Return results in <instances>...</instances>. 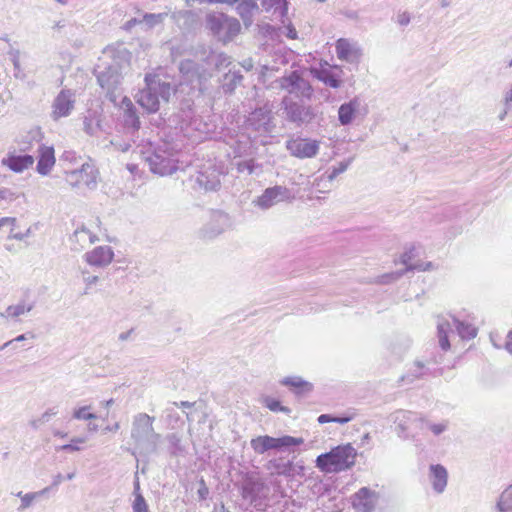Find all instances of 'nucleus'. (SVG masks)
<instances>
[{
	"label": "nucleus",
	"mask_w": 512,
	"mask_h": 512,
	"mask_svg": "<svg viewBox=\"0 0 512 512\" xmlns=\"http://www.w3.org/2000/svg\"><path fill=\"white\" fill-rule=\"evenodd\" d=\"M357 451L351 444L338 445L316 457V467L325 473L345 471L355 466Z\"/></svg>",
	"instance_id": "1"
},
{
	"label": "nucleus",
	"mask_w": 512,
	"mask_h": 512,
	"mask_svg": "<svg viewBox=\"0 0 512 512\" xmlns=\"http://www.w3.org/2000/svg\"><path fill=\"white\" fill-rule=\"evenodd\" d=\"M145 81L147 86L140 90L136 101L148 113H155L159 111V97L169 101L171 86L169 82L159 81L154 75H147Z\"/></svg>",
	"instance_id": "2"
},
{
	"label": "nucleus",
	"mask_w": 512,
	"mask_h": 512,
	"mask_svg": "<svg viewBox=\"0 0 512 512\" xmlns=\"http://www.w3.org/2000/svg\"><path fill=\"white\" fill-rule=\"evenodd\" d=\"M206 24L210 31L218 36L222 42L228 43L241 33V24L238 19L225 14H210L206 17Z\"/></svg>",
	"instance_id": "3"
},
{
	"label": "nucleus",
	"mask_w": 512,
	"mask_h": 512,
	"mask_svg": "<svg viewBox=\"0 0 512 512\" xmlns=\"http://www.w3.org/2000/svg\"><path fill=\"white\" fill-rule=\"evenodd\" d=\"M303 442L302 438L283 436L275 438L271 436H258L251 439V446L257 453H263L270 449H279L282 447L299 446Z\"/></svg>",
	"instance_id": "4"
},
{
	"label": "nucleus",
	"mask_w": 512,
	"mask_h": 512,
	"mask_svg": "<svg viewBox=\"0 0 512 512\" xmlns=\"http://www.w3.org/2000/svg\"><path fill=\"white\" fill-rule=\"evenodd\" d=\"M75 100L70 90H61L53 102L52 117L57 120L70 115L74 109Z\"/></svg>",
	"instance_id": "5"
},
{
	"label": "nucleus",
	"mask_w": 512,
	"mask_h": 512,
	"mask_svg": "<svg viewBox=\"0 0 512 512\" xmlns=\"http://www.w3.org/2000/svg\"><path fill=\"white\" fill-rule=\"evenodd\" d=\"M113 257L114 253L111 246L100 245L85 253L84 260L92 266L104 267L113 262Z\"/></svg>",
	"instance_id": "6"
},
{
	"label": "nucleus",
	"mask_w": 512,
	"mask_h": 512,
	"mask_svg": "<svg viewBox=\"0 0 512 512\" xmlns=\"http://www.w3.org/2000/svg\"><path fill=\"white\" fill-rule=\"evenodd\" d=\"M290 152L298 158H311L318 151V142L309 139H292L287 145Z\"/></svg>",
	"instance_id": "7"
},
{
	"label": "nucleus",
	"mask_w": 512,
	"mask_h": 512,
	"mask_svg": "<svg viewBox=\"0 0 512 512\" xmlns=\"http://www.w3.org/2000/svg\"><path fill=\"white\" fill-rule=\"evenodd\" d=\"M312 74L326 85L337 88L340 86L342 69L338 66H328V64L320 65L319 68L311 70Z\"/></svg>",
	"instance_id": "8"
},
{
	"label": "nucleus",
	"mask_w": 512,
	"mask_h": 512,
	"mask_svg": "<svg viewBox=\"0 0 512 512\" xmlns=\"http://www.w3.org/2000/svg\"><path fill=\"white\" fill-rule=\"evenodd\" d=\"M34 158L30 154H18L15 151L9 152L2 159V165L14 172H22L29 169L34 164Z\"/></svg>",
	"instance_id": "9"
},
{
	"label": "nucleus",
	"mask_w": 512,
	"mask_h": 512,
	"mask_svg": "<svg viewBox=\"0 0 512 512\" xmlns=\"http://www.w3.org/2000/svg\"><path fill=\"white\" fill-rule=\"evenodd\" d=\"M56 163L55 150L53 147L42 145L38 148L37 171L39 174L47 175L54 168Z\"/></svg>",
	"instance_id": "10"
},
{
	"label": "nucleus",
	"mask_w": 512,
	"mask_h": 512,
	"mask_svg": "<svg viewBox=\"0 0 512 512\" xmlns=\"http://www.w3.org/2000/svg\"><path fill=\"white\" fill-rule=\"evenodd\" d=\"M376 494L369 488H361L354 493L352 498V504L355 509L360 512H369L374 506Z\"/></svg>",
	"instance_id": "11"
},
{
	"label": "nucleus",
	"mask_w": 512,
	"mask_h": 512,
	"mask_svg": "<svg viewBox=\"0 0 512 512\" xmlns=\"http://www.w3.org/2000/svg\"><path fill=\"white\" fill-rule=\"evenodd\" d=\"M97 233L86 226L77 229L72 236V244L75 250H84L86 247L98 241Z\"/></svg>",
	"instance_id": "12"
},
{
	"label": "nucleus",
	"mask_w": 512,
	"mask_h": 512,
	"mask_svg": "<svg viewBox=\"0 0 512 512\" xmlns=\"http://www.w3.org/2000/svg\"><path fill=\"white\" fill-rule=\"evenodd\" d=\"M336 55L340 60L351 61L357 59L361 53L349 39L339 38L336 40Z\"/></svg>",
	"instance_id": "13"
},
{
	"label": "nucleus",
	"mask_w": 512,
	"mask_h": 512,
	"mask_svg": "<svg viewBox=\"0 0 512 512\" xmlns=\"http://www.w3.org/2000/svg\"><path fill=\"white\" fill-rule=\"evenodd\" d=\"M96 173V170L92 166L83 164L79 170L70 172L69 177L75 184L89 185L95 183Z\"/></svg>",
	"instance_id": "14"
},
{
	"label": "nucleus",
	"mask_w": 512,
	"mask_h": 512,
	"mask_svg": "<svg viewBox=\"0 0 512 512\" xmlns=\"http://www.w3.org/2000/svg\"><path fill=\"white\" fill-rule=\"evenodd\" d=\"M1 235H6L8 239L21 240L25 234L19 229L15 218H2L0 219V236Z\"/></svg>",
	"instance_id": "15"
},
{
	"label": "nucleus",
	"mask_w": 512,
	"mask_h": 512,
	"mask_svg": "<svg viewBox=\"0 0 512 512\" xmlns=\"http://www.w3.org/2000/svg\"><path fill=\"white\" fill-rule=\"evenodd\" d=\"M430 470L434 489L442 492L447 486V469L441 465H433Z\"/></svg>",
	"instance_id": "16"
},
{
	"label": "nucleus",
	"mask_w": 512,
	"mask_h": 512,
	"mask_svg": "<svg viewBox=\"0 0 512 512\" xmlns=\"http://www.w3.org/2000/svg\"><path fill=\"white\" fill-rule=\"evenodd\" d=\"M281 194V187L268 188L264 191L261 197L258 198L257 203L261 208H269L278 201Z\"/></svg>",
	"instance_id": "17"
},
{
	"label": "nucleus",
	"mask_w": 512,
	"mask_h": 512,
	"mask_svg": "<svg viewBox=\"0 0 512 512\" xmlns=\"http://www.w3.org/2000/svg\"><path fill=\"white\" fill-rule=\"evenodd\" d=\"M355 416H356V413H355L354 409H350L341 416L333 417V416H330L327 414L320 415L317 418V421L319 424H326V423L346 424V423H349V421L353 420Z\"/></svg>",
	"instance_id": "18"
},
{
	"label": "nucleus",
	"mask_w": 512,
	"mask_h": 512,
	"mask_svg": "<svg viewBox=\"0 0 512 512\" xmlns=\"http://www.w3.org/2000/svg\"><path fill=\"white\" fill-rule=\"evenodd\" d=\"M356 108L357 102L355 100H352L339 108L338 117L342 125H348V123L353 120Z\"/></svg>",
	"instance_id": "19"
},
{
	"label": "nucleus",
	"mask_w": 512,
	"mask_h": 512,
	"mask_svg": "<svg viewBox=\"0 0 512 512\" xmlns=\"http://www.w3.org/2000/svg\"><path fill=\"white\" fill-rule=\"evenodd\" d=\"M123 103H125L126 105L125 117L127 124L130 125L133 129L138 130L141 126V122L137 115L136 109L133 105V102L130 99H127L124 100Z\"/></svg>",
	"instance_id": "20"
},
{
	"label": "nucleus",
	"mask_w": 512,
	"mask_h": 512,
	"mask_svg": "<svg viewBox=\"0 0 512 512\" xmlns=\"http://www.w3.org/2000/svg\"><path fill=\"white\" fill-rule=\"evenodd\" d=\"M262 403L274 413H279L280 411V413L289 414L291 411L289 407L281 405L280 400L270 396L264 397Z\"/></svg>",
	"instance_id": "21"
},
{
	"label": "nucleus",
	"mask_w": 512,
	"mask_h": 512,
	"mask_svg": "<svg viewBox=\"0 0 512 512\" xmlns=\"http://www.w3.org/2000/svg\"><path fill=\"white\" fill-rule=\"evenodd\" d=\"M415 257L414 249H410L409 251L403 253L401 255L400 262L406 265V271L409 270H426L430 266V263L427 266H423L422 264H411V261Z\"/></svg>",
	"instance_id": "22"
},
{
	"label": "nucleus",
	"mask_w": 512,
	"mask_h": 512,
	"mask_svg": "<svg viewBox=\"0 0 512 512\" xmlns=\"http://www.w3.org/2000/svg\"><path fill=\"white\" fill-rule=\"evenodd\" d=\"M449 329H450V324L448 322H443V323L438 324V342H439L440 347L444 351H448L449 348L451 347V345L448 341V337H447V332Z\"/></svg>",
	"instance_id": "23"
},
{
	"label": "nucleus",
	"mask_w": 512,
	"mask_h": 512,
	"mask_svg": "<svg viewBox=\"0 0 512 512\" xmlns=\"http://www.w3.org/2000/svg\"><path fill=\"white\" fill-rule=\"evenodd\" d=\"M284 385H287L298 391H308L311 389V385L305 380H302L299 377H288L285 378L282 382Z\"/></svg>",
	"instance_id": "24"
},
{
	"label": "nucleus",
	"mask_w": 512,
	"mask_h": 512,
	"mask_svg": "<svg viewBox=\"0 0 512 512\" xmlns=\"http://www.w3.org/2000/svg\"><path fill=\"white\" fill-rule=\"evenodd\" d=\"M456 330L462 338L466 339L474 338L477 334L475 326L463 322H458L456 324Z\"/></svg>",
	"instance_id": "25"
},
{
	"label": "nucleus",
	"mask_w": 512,
	"mask_h": 512,
	"mask_svg": "<svg viewBox=\"0 0 512 512\" xmlns=\"http://www.w3.org/2000/svg\"><path fill=\"white\" fill-rule=\"evenodd\" d=\"M31 308H32L31 304L20 303V304L10 305L8 307V309L6 310V313L12 317H18L24 313L29 312Z\"/></svg>",
	"instance_id": "26"
},
{
	"label": "nucleus",
	"mask_w": 512,
	"mask_h": 512,
	"mask_svg": "<svg viewBox=\"0 0 512 512\" xmlns=\"http://www.w3.org/2000/svg\"><path fill=\"white\" fill-rule=\"evenodd\" d=\"M132 510L133 512H149V507L147 505L146 500L140 494L139 487L135 492V498L132 503Z\"/></svg>",
	"instance_id": "27"
},
{
	"label": "nucleus",
	"mask_w": 512,
	"mask_h": 512,
	"mask_svg": "<svg viewBox=\"0 0 512 512\" xmlns=\"http://www.w3.org/2000/svg\"><path fill=\"white\" fill-rule=\"evenodd\" d=\"M73 417L76 419L91 420L95 419L96 415L93 413L91 406H82L74 410Z\"/></svg>",
	"instance_id": "28"
},
{
	"label": "nucleus",
	"mask_w": 512,
	"mask_h": 512,
	"mask_svg": "<svg viewBox=\"0 0 512 512\" xmlns=\"http://www.w3.org/2000/svg\"><path fill=\"white\" fill-rule=\"evenodd\" d=\"M82 443H85V437H76L71 440L70 444L62 446L61 449L66 451H77L81 448L80 445H82Z\"/></svg>",
	"instance_id": "29"
},
{
	"label": "nucleus",
	"mask_w": 512,
	"mask_h": 512,
	"mask_svg": "<svg viewBox=\"0 0 512 512\" xmlns=\"http://www.w3.org/2000/svg\"><path fill=\"white\" fill-rule=\"evenodd\" d=\"M273 6L280 7L281 15H286L288 13V2L287 0H270Z\"/></svg>",
	"instance_id": "30"
},
{
	"label": "nucleus",
	"mask_w": 512,
	"mask_h": 512,
	"mask_svg": "<svg viewBox=\"0 0 512 512\" xmlns=\"http://www.w3.org/2000/svg\"><path fill=\"white\" fill-rule=\"evenodd\" d=\"M511 497V492H503L502 495H501V499L499 501V506L501 508V510H505L507 509L508 507H505V503L506 501Z\"/></svg>",
	"instance_id": "31"
},
{
	"label": "nucleus",
	"mask_w": 512,
	"mask_h": 512,
	"mask_svg": "<svg viewBox=\"0 0 512 512\" xmlns=\"http://www.w3.org/2000/svg\"><path fill=\"white\" fill-rule=\"evenodd\" d=\"M209 4H228L235 5L239 3L240 0H207Z\"/></svg>",
	"instance_id": "32"
},
{
	"label": "nucleus",
	"mask_w": 512,
	"mask_h": 512,
	"mask_svg": "<svg viewBox=\"0 0 512 512\" xmlns=\"http://www.w3.org/2000/svg\"><path fill=\"white\" fill-rule=\"evenodd\" d=\"M430 429L432 430V432L435 434V435H439L441 433L444 432V430L446 429V426L443 425V424H435V425H432L430 427Z\"/></svg>",
	"instance_id": "33"
},
{
	"label": "nucleus",
	"mask_w": 512,
	"mask_h": 512,
	"mask_svg": "<svg viewBox=\"0 0 512 512\" xmlns=\"http://www.w3.org/2000/svg\"><path fill=\"white\" fill-rule=\"evenodd\" d=\"M139 420H140L141 423H143L146 426L151 428L152 419H151V417L149 415L142 414V415L139 416Z\"/></svg>",
	"instance_id": "34"
},
{
	"label": "nucleus",
	"mask_w": 512,
	"mask_h": 512,
	"mask_svg": "<svg viewBox=\"0 0 512 512\" xmlns=\"http://www.w3.org/2000/svg\"><path fill=\"white\" fill-rule=\"evenodd\" d=\"M252 116H262V117H266V118H270V111H265L263 109H258V110H255L252 112Z\"/></svg>",
	"instance_id": "35"
},
{
	"label": "nucleus",
	"mask_w": 512,
	"mask_h": 512,
	"mask_svg": "<svg viewBox=\"0 0 512 512\" xmlns=\"http://www.w3.org/2000/svg\"><path fill=\"white\" fill-rule=\"evenodd\" d=\"M287 37L290 39H296L298 37L297 30L294 26L289 25L288 26V34Z\"/></svg>",
	"instance_id": "36"
},
{
	"label": "nucleus",
	"mask_w": 512,
	"mask_h": 512,
	"mask_svg": "<svg viewBox=\"0 0 512 512\" xmlns=\"http://www.w3.org/2000/svg\"><path fill=\"white\" fill-rule=\"evenodd\" d=\"M248 7V8H255L256 7V3H255V0H245V1H242L239 8L240 7Z\"/></svg>",
	"instance_id": "37"
},
{
	"label": "nucleus",
	"mask_w": 512,
	"mask_h": 512,
	"mask_svg": "<svg viewBox=\"0 0 512 512\" xmlns=\"http://www.w3.org/2000/svg\"><path fill=\"white\" fill-rule=\"evenodd\" d=\"M409 21H410L409 16H407V15H405V14H403V15H400V16H399V23H400L401 25H406V24H408V23H409Z\"/></svg>",
	"instance_id": "38"
},
{
	"label": "nucleus",
	"mask_w": 512,
	"mask_h": 512,
	"mask_svg": "<svg viewBox=\"0 0 512 512\" xmlns=\"http://www.w3.org/2000/svg\"><path fill=\"white\" fill-rule=\"evenodd\" d=\"M56 414L57 413L55 410H48V412H46L45 414L42 415V419L47 420V419H49L50 416H54Z\"/></svg>",
	"instance_id": "39"
},
{
	"label": "nucleus",
	"mask_w": 512,
	"mask_h": 512,
	"mask_svg": "<svg viewBox=\"0 0 512 512\" xmlns=\"http://www.w3.org/2000/svg\"><path fill=\"white\" fill-rule=\"evenodd\" d=\"M506 345L509 349H512V331L508 335V342Z\"/></svg>",
	"instance_id": "40"
},
{
	"label": "nucleus",
	"mask_w": 512,
	"mask_h": 512,
	"mask_svg": "<svg viewBox=\"0 0 512 512\" xmlns=\"http://www.w3.org/2000/svg\"><path fill=\"white\" fill-rule=\"evenodd\" d=\"M54 436H56V437H60V438H65V437H67L66 433H62V432H55V433H54Z\"/></svg>",
	"instance_id": "41"
},
{
	"label": "nucleus",
	"mask_w": 512,
	"mask_h": 512,
	"mask_svg": "<svg viewBox=\"0 0 512 512\" xmlns=\"http://www.w3.org/2000/svg\"><path fill=\"white\" fill-rule=\"evenodd\" d=\"M506 101H512V89L509 91V93L506 96Z\"/></svg>",
	"instance_id": "42"
},
{
	"label": "nucleus",
	"mask_w": 512,
	"mask_h": 512,
	"mask_svg": "<svg viewBox=\"0 0 512 512\" xmlns=\"http://www.w3.org/2000/svg\"><path fill=\"white\" fill-rule=\"evenodd\" d=\"M25 338H26V335H20V336L16 337L14 341L20 342V341H23V339H25Z\"/></svg>",
	"instance_id": "43"
},
{
	"label": "nucleus",
	"mask_w": 512,
	"mask_h": 512,
	"mask_svg": "<svg viewBox=\"0 0 512 512\" xmlns=\"http://www.w3.org/2000/svg\"><path fill=\"white\" fill-rule=\"evenodd\" d=\"M0 199H6V192L0 191Z\"/></svg>",
	"instance_id": "44"
},
{
	"label": "nucleus",
	"mask_w": 512,
	"mask_h": 512,
	"mask_svg": "<svg viewBox=\"0 0 512 512\" xmlns=\"http://www.w3.org/2000/svg\"><path fill=\"white\" fill-rule=\"evenodd\" d=\"M181 406H184V407H190L191 404L187 403V402H182L181 403Z\"/></svg>",
	"instance_id": "45"
},
{
	"label": "nucleus",
	"mask_w": 512,
	"mask_h": 512,
	"mask_svg": "<svg viewBox=\"0 0 512 512\" xmlns=\"http://www.w3.org/2000/svg\"><path fill=\"white\" fill-rule=\"evenodd\" d=\"M98 280L97 276H94L92 282H96Z\"/></svg>",
	"instance_id": "46"
},
{
	"label": "nucleus",
	"mask_w": 512,
	"mask_h": 512,
	"mask_svg": "<svg viewBox=\"0 0 512 512\" xmlns=\"http://www.w3.org/2000/svg\"><path fill=\"white\" fill-rule=\"evenodd\" d=\"M97 229L100 230V222L96 223Z\"/></svg>",
	"instance_id": "47"
},
{
	"label": "nucleus",
	"mask_w": 512,
	"mask_h": 512,
	"mask_svg": "<svg viewBox=\"0 0 512 512\" xmlns=\"http://www.w3.org/2000/svg\"><path fill=\"white\" fill-rule=\"evenodd\" d=\"M345 167H342L340 168L339 170H337L336 172H341V171H344Z\"/></svg>",
	"instance_id": "48"
},
{
	"label": "nucleus",
	"mask_w": 512,
	"mask_h": 512,
	"mask_svg": "<svg viewBox=\"0 0 512 512\" xmlns=\"http://www.w3.org/2000/svg\"><path fill=\"white\" fill-rule=\"evenodd\" d=\"M28 336H29V337H31V338H34V337H35V335H34V334H31V333H30V334H28Z\"/></svg>",
	"instance_id": "49"
},
{
	"label": "nucleus",
	"mask_w": 512,
	"mask_h": 512,
	"mask_svg": "<svg viewBox=\"0 0 512 512\" xmlns=\"http://www.w3.org/2000/svg\"><path fill=\"white\" fill-rule=\"evenodd\" d=\"M199 2H201V3H204V2L208 3L207 0H199Z\"/></svg>",
	"instance_id": "50"
},
{
	"label": "nucleus",
	"mask_w": 512,
	"mask_h": 512,
	"mask_svg": "<svg viewBox=\"0 0 512 512\" xmlns=\"http://www.w3.org/2000/svg\"><path fill=\"white\" fill-rule=\"evenodd\" d=\"M319 2H325V0H319Z\"/></svg>",
	"instance_id": "51"
}]
</instances>
